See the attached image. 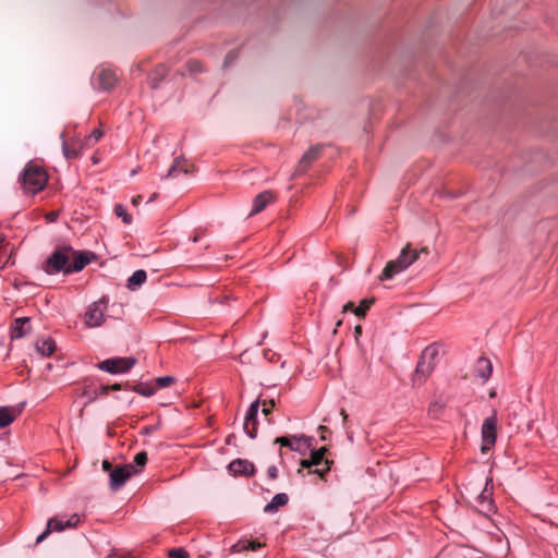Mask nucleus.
<instances>
[{
  "mask_svg": "<svg viewBox=\"0 0 558 558\" xmlns=\"http://www.w3.org/2000/svg\"><path fill=\"white\" fill-rule=\"evenodd\" d=\"M174 381V378L171 376H161L156 379L157 386L159 388H165L170 386Z\"/></svg>",
  "mask_w": 558,
  "mask_h": 558,
  "instance_id": "nucleus-36",
  "label": "nucleus"
},
{
  "mask_svg": "<svg viewBox=\"0 0 558 558\" xmlns=\"http://www.w3.org/2000/svg\"><path fill=\"white\" fill-rule=\"evenodd\" d=\"M320 149V146H315L311 147L306 153H304L296 167V172H305L310 165L319 157Z\"/></svg>",
  "mask_w": 558,
  "mask_h": 558,
  "instance_id": "nucleus-15",
  "label": "nucleus"
},
{
  "mask_svg": "<svg viewBox=\"0 0 558 558\" xmlns=\"http://www.w3.org/2000/svg\"><path fill=\"white\" fill-rule=\"evenodd\" d=\"M114 214L117 217L121 218L125 225H130L133 220L132 215L128 213L126 207L122 204L114 206Z\"/></svg>",
  "mask_w": 558,
  "mask_h": 558,
  "instance_id": "nucleus-29",
  "label": "nucleus"
},
{
  "mask_svg": "<svg viewBox=\"0 0 558 558\" xmlns=\"http://www.w3.org/2000/svg\"><path fill=\"white\" fill-rule=\"evenodd\" d=\"M267 475L269 478L275 480L278 476V469L275 465L269 466L267 470Z\"/></svg>",
  "mask_w": 558,
  "mask_h": 558,
  "instance_id": "nucleus-40",
  "label": "nucleus"
},
{
  "mask_svg": "<svg viewBox=\"0 0 558 558\" xmlns=\"http://www.w3.org/2000/svg\"><path fill=\"white\" fill-rule=\"evenodd\" d=\"M493 372L492 363L488 359L481 357L477 360L475 373L483 380H487Z\"/></svg>",
  "mask_w": 558,
  "mask_h": 558,
  "instance_id": "nucleus-20",
  "label": "nucleus"
},
{
  "mask_svg": "<svg viewBox=\"0 0 558 558\" xmlns=\"http://www.w3.org/2000/svg\"><path fill=\"white\" fill-rule=\"evenodd\" d=\"M167 69L165 65H158L154 72L149 75V84L151 88H157L161 80L166 76Z\"/></svg>",
  "mask_w": 558,
  "mask_h": 558,
  "instance_id": "nucleus-25",
  "label": "nucleus"
},
{
  "mask_svg": "<svg viewBox=\"0 0 558 558\" xmlns=\"http://www.w3.org/2000/svg\"><path fill=\"white\" fill-rule=\"evenodd\" d=\"M260 546H262L260 543H258L256 541H239L236 544H234L231 547V550L233 553H241V551H246V550H256Z\"/></svg>",
  "mask_w": 558,
  "mask_h": 558,
  "instance_id": "nucleus-24",
  "label": "nucleus"
},
{
  "mask_svg": "<svg viewBox=\"0 0 558 558\" xmlns=\"http://www.w3.org/2000/svg\"><path fill=\"white\" fill-rule=\"evenodd\" d=\"M147 462V453L145 451H141L134 457V466H144Z\"/></svg>",
  "mask_w": 558,
  "mask_h": 558,
  "instance_id": "nucleus-35",
  "label": "nucleus"
},
{
  "mask_svg": "<svg viewBox=\"0 0 558 558\" xmlns=\"http://www.w3.org/2000/svg\"><path fill=\"white\" fill-rule=\"evenodd\" d=\"M488 481L486 482V487L482 490L478 496V511L484 515H489L495 511V506L492 499V493L487 489Z\"/></svg>",
  "mask_w": 558,
  "mask_h": 558,
  "instance_id": "nucleus-13",
  "label": "nucleus"
},
{
  "mask_svg": "<svg viewBox=\"0 0 558 558\" xmlns=\"http://www.w3.org/2000/svg\"><path fill=\"white\" fill-rule=\"evenodd\" d=\"M147 279L146 271L143 269L135 270L132 276L128 280V288L129 289H136L137 287L142 286Z\"/></svg>",
  "mask_w": 558,
  "mask_h": 558,
  "instance_id": "nucleus-23",
  "label": "nucleus"
},
{
  "mask_svg": "<svg viewBox=\"0 0 558 558\" xmlns=\"http://www.w3.org/2000/svg\"><path fill=\"white\" fill-rule=\"evenodd\" d=\"M107 310V301L102 298L92 303L85 312V324L89 328H96L104 324L105 312Z\"/></svg>",
  "mask_w": 558,
  "mask_h": 558,
  "instance_id": "nucleus-5",
  "label": "nucleus"
},
{
  "mask_svg": "<svg viewBox=\"0 0 558 558\" xmlns=\"http://www.w3.org/2000/svg\"><path fill=\"white\" fill-rule=\"evenodd\" d=\"M326 450L327 449L325 447H323L318 450H312L310 459L301 460V463H300L301 466L304 469H311L312 466L322 465V463L327 460V459H325Z\"/></svg>",
  "mask_w": 558,
  "mask_h": 558,
  "instance_id": "nucleus-17",
  "label": "nucleus"
},
{
  "mask_svg": "<svg viewBox=\"0 0 558 558\" xmlns=\"http://www.w3.org/2000/svg\"><path fill=\"white\" fill-rule=\"evenodd\" d=\"M97 78L99 88L104 90L111 89L118 80L116 72L109 69L99 70L97 73Z\"/></svg>",
  "mask_w": 558,
  "mask_h": 558,
  "instance_id": "nucleus-14",
  "label": "nucleus"
},
{
  "mask_svg": "<svg viewBox=\"0 0 558 558\" xmlns=\"http://www.w3.org/2000/svg\"><path fill=\"white\" fill-rule=\"evenodd\" d=\"M4 242V236L0 234V245Z\"/></svg>",
  "mask_w": 558,
  "mask_h": 558,
  "instance_id": "nucleus-47",
  "label": "nucleus"
},
{
  "mask_svg": "<svg viewBox=\"0 0 558 558\" xmlns=\"http://www.w3.org/2000/svg\"><path fill=\"white\" fill-rule=\"evenodd\" d=\"M341 415H342V417H343L344 420H347L348 415H347V413H345V411H344V410H342V411H341Z\"/></svg>",
  "mask_w": 558,
  "mask_h": 558,
  "instance_id": "nucleus-45",
  "label": "nucleus"
},
{
  "mask_svg": "<svg viewBox=\"0 0 558 558\" xmlns=\"http://www.w3.org/2000/svg\"><path fill=\"white\" fill-rule=\"evenodd\" d=\"M70 268V258L66 252L57 250L45 262L43 269L48 275H53L63 271L66 274V269Z\"/></svg>",
  "mask_w": 558,
  "mask_h": 558,
  "instance_id": "nucleus-6",
  "label": "nucleus"
},
{
  "mask_svg": "<svg viewBox=\"0 0 558 558\" xmlns=\"http://www.w3.org/2000/svg\"><path fill=\"white\" fill-rule=\"evenodd\" d=\"M136 363V360L133 357H116V359H107L100 362L97 367L100 371L110 373V374H119L126 373L130 371Z\"/></svg>",
  "mask_w": 558,
  "mask_h": 558,
  "instance_id": "nucleus-8",
  "label": "nucleus"
},
{
  "mask_svg": "<svg viewBox=\"0 0 558 558\" xmlns=\"http://www.w3.org/2000/svg\"><path fill=\"white\" fill-rule=\"evenodd\" d=\"M138 472L140 470L135 469L132 463L113 469L109 474L111 490L116 492L120 489L133 474H137Z\"/></svg>",
  "mask_w": 558,
  "mask_h": 558,
  "instance_id": "nucleus-7",
  "label": "nucleus"
},
{
  "mask_svg": "<svg viewBox=\"0 0 558 558\" xmlns=\"http://www.w3.org/2000/svg\"><path fill=\"white\" fill-rule=\"evenodd\" d=\"M23 189L28 194H36L47 184V173L39 167L32 163L26 165L20 178Z\"/></svg>",
  "mask_w": 558,
  "mask_h": 558,
  "instance_id": "nucleus-2",
  "label": "nucleus"
},
{
  "mask_svg": "<svg viewBox=\"0 0 558 558\" xmlns=\"http://www.w3.org/2000/svg\"><path fill=\"white\" fill-rule=\"evenodd\" d=\"M180 163H181L180 159H179V158H177V159L174 160L173 165H172V166L170 167V169L168 170L167 174L162 177V179L173 177V175H174V173H175L177 171H179V170H180V171H183L184 173H186V172H187V170H186V169H182V168L180 167Z\"/></svg>",
  "mask_w": 558,
  "mask_h": 558,
  "instance_id": "nucleus-34",
  "label": "nucleus"
},
{
  "mask_svg": "<svg viewBox=\"0 0 558 558\" xmlns=\"http://www.w3.org/2000/svg\"><path fill=\"white\" fill-rule=\"evenodd\" d=\"M274 201V194L270 191H264L256 195V197L253 201V207L250 213V216L256 215L260 211H263L268 204H270Z\"/></svg>",
  "mask_w": 558,
  "mask_h": 558,
  "instance_id": "nucleus-16",
  "label": "nucleus"
},
{
  "mask_svg": "<svg viewBox=\"0 0 558 558\" xmlns=\"http://www.w3.org/2000/svg\"><path fill=\"white\" fill-rule=\"evenodd\" d=\"M13 411L8 407H0V427H5L14 421Z\"/></svg>",
  "mask_w": 558,
  "mask_h": 558,
  "instance_id": "nucleus-28",
  "label": "nucleus"
},
{
  "mask_svg": "<svg viewBox=\"0 0 558 558\" xmlns=\"http://www.w3.org/2000/svg\"><path fill=\"white\" fill-rule=\"evenodd\" d=\"M348 311H353L354 312V307H353V303L352 302H348L347 304L343 305V312H348Z\"/></svg>",
  "mask_w": 558,
  "mask_h": 558,
  "instance_id": "nucleus-41",
  "label": "nucleus"
},
{
  "mask_svg": "<svg viewBox=\"0 0 558 558\" xmlns=\"http://www.w3.org/2000/svg\"><path fill=\"white\" fill-rule=\"evenodd\" d=\"M418 258V252L412 250L408 244L397 259L390 260L385 266L379 279L381 281L391 279L395 275L403 271Z\"/></svg>",
  "mask_w": 558,
  "mask_h": 558,
  "instance_id": "nucleus-1",
  "label": "nucleus"
},
{
  "mask_svg": "<svg viewBox=\"0 0 558 558\" xmlns=\"http://www.w3.org/2000/svg\"><path fill=\"white\" fill-rule=\"evenodd\" d=\"M274 405H275L274 401H270L269 405L266 403V401H264L263 402V410H262L263 414L265 416H268L270 414Z\"/></svg>",
  "mask_w": 558,
  "mask_h": 558,
  "instance_id": "nucleus-39",
  "label": "nucleus"
},
{
  "mask_svg": "<svg viewBox=\"0 0 558 558\" xmlns=\"http://www.w3.org/2000/svg\"><path fill=\"white\" fill-rule=\"evenodd\" d=\"M275 442L280 446L289 447L292 451H298L300 453H304L306 449L311 447L310 438H306L305 436H281L277 437Z\"/></svg>",
  "mask_w": 558,
  "mask_h": 558,
  "instance_id": "nucleus-10",
  "label": "nucleus"
},
{
  "mask_svg": "<svg viewBox=\"0 0 558 558\" xmlns=\"http://www.w3.org/2000/svg\"><path fill=\"white\" fill-rule=\"evenodd\" d=\"M133 390L138 393V395H142L144 397H150L155 393V388H151V387H147V386H144V385H136Z\"/></svg>",
  "mask_w": 558,
  "mask_h": 558,
  "instance_id": "nucleus-32",
  "label": "nucleus"
},
{
  "mask_svg": "<svg viewBox=\"0 0 558 558\" xmlns=\"http://www.w3.org/2000/svg\"><path fill=\"white\" fill-rule=\"evenodd\" d=\"M110 468H111L110 462H109L108 460H104V461H102V469H104L105 471H108V470H110Z\"/></svg>",
  "mask_w": 558,
  "mask_h": 558,
  "instance_id": "nucleus-42",
  "label": "nucleus"
},
{
  "mask_svg": "<svg viewBox=\"0 0 558 558\" xmlns=\"http://www.w3.org/2000/svg\"><path fill=\"white\" fill-rule=\"evenodd\" d=\"M156 196H157V194H156V193H154V194L150 196V198L148 199V202L154 201V199L156 198Z\"/></svg>",
  "mask_w": 558,
  "mask_h": 558,
  "instance_id": "nucleus-46",
  "label": "nucleus"
},
{
  "mask_svg": "<svg viewBox=\"0 0 558 558\" xmlns=\"http://www.w3.org/2000/svg\"><path fill=\"white\" fill-rule=\"evenodd\" d=\"M331 461L326 460L322 463V465L316 466V469L313 471V473L317 474L319 477H324L326 473L330 470Z\"/></svg>",
  "mask_w": 558,
  "mask_h": 558,
  "instance_id": "nucleus-33",
  "label": "nucleus"
},
{
  "mask_svg": "<svg viewBox=\"0 0 558 558\" xmlns=\"http://www.w3.org/2000/svg\"><path fill=\"white\" fill-rule=\"evenodd\" d=\"M110 391V387L108 385H100L98 388L90 390L89 388H86L84 390V396L87 397L88 401H94L99 396H106Z\"/></svg>",
  "mask_w": 558,
  "mask_h": 558,
  "instance_id": "nucleus-26",
  "label": "nucleus"
},
{
  "mask_svg": "<svg viewBox=\"0 0 558 558\" xmlns=\"http://www.w3.org/2000/svg\"><path fill=\"white\" fill-rule=\"evenodd\" d=\"M80 148L82 146H77L76 144H69L68 142H62V151L66 159H74L77 158L80 155Z\"/></svg>",
  "mask_w": 558,
  "mask_h": 558,
  "instance_id": "nucleus-27",
  "label": "nucleus"
},
{
  "mask_svg": "<svg viewBox=\"0 0 558 558\" xmlns=\"http://www.w3.org/2000/svg\"><path fill=\"white\" fill-rule=\"evenodd\" d=\"M438 356V349L435 345H429L422 352L421 359L416 365L414 381L422 384L433 373L436 366V359Z\"/></svg>",
  "mask_w": 558,
  "mask_h": 558,
  "instance_id": "nucleus-3",
  "label": "nucleus"
},
{
  "mask_svg": "<svg viewBox=\"0 0 558 558\" xmlns=\"http://www.w3.org/2000/svg\"><path fill=\"white\" fill-rule=\"evenodd\" d=\"M89 262L90 258L87 253H78L77 255L74 256L73 262H70V268L66 269V274L81 271Z\"/></svg>",
  "mask_w": 558,
  "mask_h": 558,
  "instance_id": "nucleus-21",
  "label": "nucleus"
},
{
  "mask_svg": "<svg viewBox=\"0 0 558 558\" xmlns=\"http://www.w3.org/2000/svg\"><path fill=\"white\" fill-rule=\"evenodd\" d=\"M36 350L43 356H50L56 350V342L52 338H43L36 341Z\"/></svg>",
  "mask_w": 558,
  "mask_h": 558,
  "instance_id": "nucleus-18",
  "label": "nucleus"
},
{
  "mask_svg": "<svg viewBox=\"0 0 558 558\" xmlns=\"http://www.w3.org/2000/svg\"><path fill=\"white\" fill-rule=\"evenodd\" d=\"M373 303L372 300H362L357 307L354 308V314L357 317H364L366 312L369 310L371 304Z\"/></svg>",
  "mask_w": 558,
  "mask_h": 558,
  "instance_id": "nucleus-30",
  "label": "nucleus"
},
{
  "mask_svg": "<svg viewBox=\"0 0 558 558\" xmlns=\"http://www.w3.org/2000/svg\"><path fill=\"white\" fill-rule=\"evenodd\" d=\"M31 331V320L28 317L16 318L10 329L12 340L21 339Z\"/></svg>",
  "mask_w": 558,
  "mask_h": 558,
  "instance_id": "nucleus-12",
  "label": "nucleus"
},
{
  "mask_svg": "<svg viewBox=\"0 0 558 558\" xmlns=\"http://www.w3.org/2000/svg\"><path fill=\"white\" fill-rule=\"evenodd\" d=\"M141 201H142V196H140V195H138V196H136V197H133V198H132V203H133V205H137V204H140V202H141Z\"/></svg>",
  "mask_w": 558,
  "mask_h": 558,
  "instance_id": "nucleus-44",
  "label": "nucleus"
},
{
  "mask_svg": "<svg viewBox=\"0 0 558 558\" xmlns=\"http://www.w3.org/2000/svg\"><path fill=\"white\" fill-rule=\"evenodd\" d=\"M198 240H199V238H198L197 235H195V236L192 239V241H193V242H197Z\"/></svg>",
  "mask_w": 558,
  "mask_h": 558,
  "instance_id": "nucleus-48",
  "label": "nucleus"
},
{
  "mask_svg": "<svg viewBox=\"0 0 558 558\" xmlns=\"http://www.w3.org/2000/svg\"><path fill=\"white\" fill-rule=\"evenodd\" d=\"M229 471L234 474H251L254 470V466L252 463H250L246 460H233L229 464Z\"/></svg>",
  "mask_w": 558,
  "mask_h": 558,
  "instance_id": "nucleus-19",
  "label": "nucleus"
},
{
  "mask_svg": "<svg viewBox=\"0 0 558 558\" xmlns=\"http://www.w3.org/2000/svg\"><path fill=\"white\" fill-rule=\"evenodd\" d=\"M102 137V131L99 129H95L92 131L89 136L85 140V145L90 146L97 143Z\"/></svg>",
  "mask_w": 558,
  "mask_h": 558,
  "instance_id": "nucleus-31",
  "label": "nucleus"
},
{
  "mask_svg": "<svg viewBox=\"0 0 558 558\" xmlns=\"http://www.w3.org/2000/svg\"><path fill=\"white\" fill-rule=\"evenodd\" d=\"M53 217H56V214L50 215V220H53Z\"/></svg>",
  "mask_w": 558,
  "mask_h": 558,
  "instance_id": "nucleus-52",
  "label": "nucleus"
},
{
  "mask_svg": "<svg viewBox=\"0 0 558 558\" xmlns=\"http://www.w3.org/2000/svg\"><path fill=\"white\" fill-rule=\"evenodd\" d=\"M168 555L170 558H189V554L183 548H173Z\"/></svg>",
  "mask_w": 558,
  "mask_h": 558,
  "instance_id": "nucleus-37",
  "label": "nucleus"
},
{
  "mask_svg": "<svg viewBox=\"0 0 558 558\" xmlns=\"http://www.w3.org/2000/svg\"><path fill=\"white\" fill-rule=\"evenodd\" d=\"M53 217H56V214L50 215V220H53Z\"/></svg>",
  "mask_w": 558,
  "mask_h": 558,
  "instance_id": "nucleus-50",
  "label": "nucleus"
},
{
  "mask_svg": "<svg viewBox=\"0 0 558 558\" xmlns=\"http://www.w3.org/2000/svg\"><path fill=\"white\" fill-rule=\"evenodd\" d=\"M53 217H56V214L50 215V220H53Z\"/></svg>",
  "mask_w": 558,
  "mask_h": 558,
  "instance_id": "nucleus-51",
  "label": "nucleus"
},
{
  "mask_svg": "<svg viewBox=\"0 0 558 558\" xmlns=\"http://www.w3.org/2000/svg\"><path fill=\"white\" fill-rule=\"evenodd\" d=\"M259 410V400H255L253 403H251L248 411L245 415V421L243 424V428L245 433L250 436V438L256 437V417Z\"/></svg>",
  "mask_w": 558,
  "mask_h": 558,
  "instance_id": "nucleus-11",
  "label": "nucleus"
},
{
  "mask_svg": "<svg viewBox=\"0 0 558 558\" xmlns=\"http://www.w3.org/2000/svg\"><path fill=\"white\" fill-rule=\"evenodd\" d=\"M187 68L190 70L191 73H197V72H201L202 71V65L198 61H190L187 63Z\"/></svg>",
  "mask_w": 558,
  "mask_h": 558,
  "instance_id": "nucleus-38",
  "label": "nucleus"
},
{
  "mask_svg": "<svg viewBox=\"0 0 558 558\" xmlns=\"http://www.w3.org/2000/svg\"><path fill=\"white\" fill-rule=\"evenodd\" d=\"M482 451L486 452L490 450L497 438V417L496 415H492L486 417L482 425Z\"/></svg>",
  "mask_w": 558,
  "mask_h": 558,
  "instance_id": "nucleus-9",
  "label": "nucleus"
},
{
  "mask_svg": "<svg viewBox=\"0 0 558 558\" xmlns=\"http://www.w3.org/2000/svg\"><path fill=\"white\" fill-rule=\"evenodd\" d=\"M108 387H110V390H120L121 389L120 384L108 385Z\"/></svg>",
  "mask_w": 558,
  "mask_h": 558,
  "instance_id": "nucleus-43",
  "label": "nucleus"
},
{
  "mask_svg": "<svg viewBox=\"0 0 558 558\" xmlns=\"http://www.w3.org/2000/svg\"><path fill=\"white\" fill-rule=\"evenodd\" d=\"M360 331H361V327H360V326H357V327L355 328V332H360Z\"/></svg>",
  "mask_w": 558,
  "mask_h": 558,
  "instance_id": "nucleus-49",
  "label": "nucleus"
},
{
  "mask_svg": "<svg viewBox=\"0 0 558 558\" xmlns=\"http://www.w3.org/2000/svg\"><path fill=\"white\" fill-rule=\"evenodd\" d=\"M78 523L80 517L76 513L72 514L68 519L52 518L48 521L47 529L36 538V543L43 542L50 534L51 531L62 532L66 527H76Z\"/></svg>",
  "mask_w": 558,
  "mask_h": 558,
  "instance_id": "nucleus-4",
  "label": "nucleus"
},
{
  "mask_svg": "<svg viewBox=\"0 0 558 558\" xmlns=\"http://www.w3.org/2000/svg\"><path fill=\"white\" fill-rule=\"evenodd\" d=\"M288 500H289V498H288L287 494H284V493L276 494V495L272 497L271 501H270V502H268V504L265 506V508H264V512H266V513H274V512H276V511L278 510V508H279L280 506H284V505H287V504H288Z\"/></svg>",
  "mask_w": 558,
  "mask_h": 558,
  "instance_id": "nucleus-22",
  "label": "nucleus"
}]
</instances>
